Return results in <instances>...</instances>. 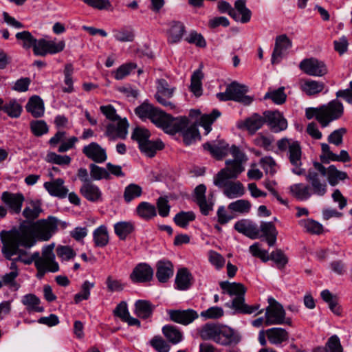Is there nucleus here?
Returning <instances> with one entry per match:
<instances>
[{
  "label": "nucleus",
  "instance_id": "obj_5",
  "mask_svg": "<svg viewBox=\"0 0 352 352\" xmlns=\"http://www.w3.org/2000/svg\"><path fill=\"white\" fill-rule=\"evenodd\" d=\"M230 153L234 160L226 161V167L221 169L214 178H217L219 185L224 184L223 179H236L244 171V164L247 162V156L236 146L230 148Z\"/></svg>",
  "mask_w": 352,
  "mask_h": 352
},
{
  "label": "nucleus",
  "instance_id": "obj_32",
  "mask_svg": "<svg viewBox=\"0 0 352 352\" xmlns=\"http://www.w3.org/2000/svg\"><path fill=\"white\" fill-rule=\"evenodd\" d=\"M266 336L272 344H280L288 340L289 333L283 328L273 327L266 330Z\"/></svg>",
  "mask_w": 352,
  "mask_h": 352
},
{
  "label": "nucleus",
  "instance_id": "obj_52",
  "mask_svg": "<svg viewBox=\"0 0 352 352\" xmlns=\"http://www.w3.org/2000/svg\"><path fill=\"white\" fill-rule=\"evenodd\" d=\"M251 203L246 199H239L231 202L228 205V209L232 212L241 214L248 213L251 209Z\"/></svg>",
  "mask_w": 352,
  "mask_h": 352
},
{
  "label": "nucleus",
  "instance_id": "obj_24",
  "mask_svg": "<svg viewBox=\"0 0 352 352\" xmlns=\"http://www.w3.org/2000/svg\"><path fill=\"white\" fill-rule=\"evenodd\" d=\"M234 229L252 239L259 237V228L255 223L248 219H241L236 221L234 224Z\"/></svg>",
  "mask_w": 352,
  "mask_h": 352
},
{
  "label": "nucleus",
  "instance_id": "obj_51",
  "mask_svg": "<svg viewBox=\"0 0 352 352\" xmlns=\"http://www.w3.org/2000/svg\"><path fill=\"white\" fill-rule=\"evenodd\" d=\"M321 298L324 301L328 303L329 309L337 316L341 314V309L339 306L336 296H334L328 289L322 291Z\"/></svg>",
  "mask_w": 352,
  "mask_h": 352
},
{
  "label": "nucleus",
  "instance_id": "obj_18",
  "mask_svg": "<svg viewBox=\"0 0 352 352\" xmlns=\"http://www.w3.org/2000/svg\"><path fill=\"white\" fill-rule=\"evenodd\" d=\"M153 277V268L145 263L138 264L130 275V278L133 283L149 282L152 280Z\"/></svg>",
  "mask_w": 352,
  "mask_h": 352
},
{
  "label": "nucleus",
  "instance_id": "obj_35",
  "mask_svg": "<svg viewBox=\"0 0 352 352\" xmlns=\"http://www.w3.org/2000/svg\"><path fill=\"white\" fill-rule=\"evenodd\" d=\"M289 190L293 196L300 201L307 200L312 196L309 184H295L289 187Z\"/></svg>",
  "mask_w": 352,
  "mask_h": 352
},
{
  "label": "nucleus",
  "instance_id": "obj_38",
  "mask_svg": "<svg viewBox=\"0 0 352 352\" xmlns=\"http://www.w3.org/2000/svg\"><path fill=\"white\" fill-rule=\"evenodd\" d=\"M220 324L206 323L199 329L200 337L204 340H212L215 342Z\"/></svg>",
  "mask_w": 352,
  "mask_h": 352
},
{
  "label": "nucleus",
  "instance_id": "obj_44",
  "mask_svg": "<svg viewBox=\"0 0 352 352\" xmlns=\"http://www.w3.org/2000/svg\"><path fill=\"white\" fill-rule=\"evenodd\" d=\"M43 211L41 204L38 201H32L25 206L22 212L23 216L28 221H33L38 217Z\"/></svg>",
  "mask_w": 352,
  "mask_h": 352
},
{
  "label": "nucleus",
  "instance_id": "obj_64",
  "mask_svg": "<svg viewBox=\"0 0 352 352\" xmlns=\"http://www.w3.org/2000/svg\"><path fill=\"white\" fill-rule=\"evenodd\" d=\"M260 164L267 175H273L276 172V164L272 157L266 156L261 158Z\"/></svg>",
  "mask_w": 352,
  "mask_h": 352
},
{
  "label": "nucleus",
  "instance_id": "obj_28",
  "mask_svg": "<svg viewBox=\"0 0 352 352\" xmlns=\"http://www.w3.org/2000/svg\"><path fill=\"white\" fill-rule=\"evenodd\" d=\"M203 147L204 150L209 151L212 156L217 160L225 157L228 151V144L223 140L206 142L203 145Z\"/></svg>",
  "mask_w": 352,
  "mask_h": 352
},
{
  "label": "nucleus",
  "instance_id": "obj_22",
  "mask_svg": "<svg viewBox=\"0 0 352 352\" xmlns=\"http://www.w3.org/2000/svg\"><path fill=\"white\" fill-rule=\"evenodd\" d=\"M82 153L96 163H103L107 159L105 149L96 142H91L82 148Z\"/></svg>",
  "mask_w": 352,
  "mask_h": 352
},
{
  "label": "nucleus",
  "instance_id": "obj_16",
  "mask_svg": "<svg viewBox=\"0 0 352 352\" xmlns=\"http://www.w3.org/2000/svg\"><path fill=\"white\" fill-rule=\"evenodd\" d=\"M240 341L239 335L232 328L220 324L215 342L221 346H231L238 344Z\"/></svg>",
  "mask_w": 352,
  "mask_h": 352
},
{
  "label": "nucleus",
  "instance_id": "obj_9",
  "mask_svg": "<svg viewBox=\"0 0 352 352\" xmlns=\"http://www.w3.org/2000/svg\"><path fill=\"white\" fill-rule=\"evenodd\" d=\"M58 220L54 217H49L47 219H41L34 223L33 231L39 239L49 240L56 232Z\"/></svg>",
  "mask_w": 352,
  "mask_h": 352
},
{
  "label": "nucleus",
  "instance_id": "obj_54",
  "mask_svg": "<svg viewBox=\"0 0 352 352\" xmlns=\"http://www.w3.org/2000/svg\"><path fill=\"white\" fill-rule=\"evenodd\" d=\"M221 113L214 109L210 114H204L201 117L200 125L205 129L206 134H208L211 131V124L219 118Z\"/></svg>",
  "mask_w": 352,
  "mask_h": 352
},
{
  "label": "nucleus",
  "instance_id": "obj_34",
  "mask_svg": "<svg viewBox=\"0 0 352 352\" xmlns=\"http://www.w3.org/2000/svg\"><path fill=\"white\" fill-rule=\"evenodd\" d=\"M137 214L142 219L148 221L157 216L155 206L147 201L140 202L136 208Z\"/></svg>",
  "mask_w": 352,
  "mask_h": 352
},
{
  "label": "nucleus",
  "instance_id": "obj_11",
  "mask_svg": "<svg viewBox=\"0 0 352 352\" xmlns=\"http://www.w3.org/2000/svg\"><path fill=\"white\" fill-rule=\"evenodd\" d=\"M300 69L306 74L313 76H323L328 73L326 64L316 58H305L299 64Z\"/></svg>",
  "mask_w": 352,
  "mask_h": 352
},
{
  "label": "nucleus",
  "instance_id": "obj_1",
  "mask_svg": "<svg viewBox=\"0 0 352 352\" xmlns=\"http://www.w3.org/2000/svg\"><path fill=\"white\" fill-rule=\"evenodd\" d=\"M0 239L2 243L1 252L6 259H11L12 256H17L16 260L26 265L35 263L38 260H43L40 258L38 252L29 255L26 250L21 248H30L35 243L32 234L27 228L2 230L0 232Z\"/></svg>",
  "mask_w": 352,
  "mask_h": 352
},
{
  "label": "nucleus",
  "instance_id": "obj_8",
  "mask_svg": "<svg viewBox=\"0 0 352 352\" xmlns=\"http://www.w3.org/2000/svg\"><path fill=\"white\" fill-rule=\"evenodd\" d=\"M320 107L322 111L318 116V122L322 127L327 126L331 121L338 119L343 114V105L338 100H333Z\"/></svg>",
  "mask_w": 352,
  "mask_h": 352
},
{
  "label": "nucleus",
  "instance_id": "obj_53",
  "mask_svg": "<svg viewBox=\"0 0 352 352\" xmlns=\"http://www.w3.org/2000/svg\"><path fill=\"white\" fill-rule=\"evenodd\" d=\"M299 225L307 232L315 234H320L323 230L322 226L320 223L311 219H301L299 221Z\"/></svg>",
  "mask_w": 352,
  "mask_h": 352
},
{
  "label": "nucleus",
  "instance_id": "obj_57",
  "mask_svg": "<svg viewBox=\"0 0 352 352\" xmlns=\"http://www.w3.org/2000/svg\"><path fill=\"white\" fill-rule=\"evenodd\" d=\"M113 36L120 42H132L135 38V34L132 29L122 28L113 30Z\"/></svg>",
  "mask_w": 352,
  "mask_h": 352
},
{
  "label": "nucleus",
  "instance_id": "obj_45",
  "mask_svg": "<svg viewBox=\"0 0 352 352\" xmlns=\"http://www.w3.org/2000/svg\"><path fill=\"white\" fill-rule=\"evenodd\" d=\"M162 333L166 339L172 344H177L183 339L182 333L173 325H165L162 327Z\"/></svg>",
  "mask_w": 352,
  "mask_h": 352
},
{
  "label": "nucleus",
  "instance_id": "obj_40",
  "mask_svg": "<svg viewBox=\"0 0 352 352\" xmlns=\"http://www.w3.org/2000/svg\"><path fill=\"white\" fill-rule=\"evenodd\" d=\"M261 231L266 238V241L270 246H273L276 243L278 232L272 222H261L259 232Z\"/></svg>",
  "mask_w": 352,
  "mask_h": 352
},
{
  "label": "nucleus",
  "instance_id": "obj_17",
  "mask_svg": "<svg viewBox=\"0 0 352 352\" xmlns=\"http://www.w3.org/2000/svg\"><path fill=\"white\" fill-rule=\"evenodd\" d=\"M292 45V41L286 34L276 36L274 48L272 54V63L274 65L280 63L286 51L291 48Z\"/></svg>",
  "mask_w": 352,
  "mask_h": 352
},
{
  "label": "nucleus",
  "instance_id": "obj_13",
  "mask_svg": "<svg viewBox=\"0 0 352 352\" xmlns=\"http://www.w3.org/2000/svg\"><path fill=\"white\" fill-rule=\"evenodd\" d=\"M314 166L322 177H327L328 182L332 186L337 185L339 181L347 178L346 173L338 170L334 165H331L327 168L322 164L314 162Z\"/></svg>",
  "mask_w": 352,
  "mask_h": 352
},
{
  "label": "nucleus",
  "instance_id": "obj_31",
  "mask_svg": "<svg viewBox=\"0 0 352 352\" xmlns=\"http://www.w3.org/2000/svg\"><path fill=\"white\" fill-rule=\"evenodd\" d=\"M26 111L34 118L42 117L44 114L45 107L43 100L38 96H32L26 106Z\"/></svg>",
  "mask_w": 352,
  "mask_h": 352
},
{
  "label": "nucleus",
  "instance_id": "obj_46",
  "mask_svg": "<svg viewBox=\"0 0 352 352\" xmlns=\"http://www.w3.org/2000/svg\"><path fill=\"white\" fill-rule=\"evenodd\" d=\"M93 238L95 245L97 247H104L109 243V233L105 226H100L94 230Z\"/></svg>",
  "mask_w": 352,
  "mask_h": 352
},
{
  "label": "nucleus",
  "instance_id": "obj_47",
  "mask_svg": "<svg viewBox=\"0 0 352 352\" xmlns=\"http://www.w3.org/2000/svg\"><path fill=\"white\" fill-rule=\"evenodd\" d=\"M142 194V188L140 186L135 184H130L125 187L123 197L124 201L129 204L133 199L140 197Z\"/></svg>",
  "mask_w": 352,
  "mask_h": 352
},
{
  "label": "nucleus",
  "instance_id": "obj_23",
  "mask_svg": "<svg viewBox=\"0 0 352 352\" xmlns=\"http://www.w3.org/2000/svg\"><path fill=\"white\" fill-rule=\"evenodd\" d=\"M116 124H109L107 126L105 135L111 140H115L117 138H125L127 134L128 123L126 119L117 120Z\"/></svg>",
  "mask_w": 352,
  "mask_h": 352
},
{
  "label": "nucleus",
  "instance_id": "obj_42",
  "mask_svg": "<svg viewBox=\"0 0 352 352\" xmlns=\"http://www.w3.org/2000/svg\"><path fill=\"white\" fill-rule=\"evenodd\" d=\"M265 122V117L258 113H254L248 118L243 123V126L251 133H254Z\"/></svg>",
  "mask_w": 352,
  "mask_h": 352
},
{
  "label": "nucleus",
  "instance_id": "obj_21",
  "mask_svg": "<svg viewBox=\"0 0 352 352\" xmlns=\"http://www.w3.org/2000/svg\"><path fill=\"white\" fill-rule=\"evenodd\" d=\"M168 313L172 321L184 325L190 324L199 317L197 311L193 309L169 310Z\"/></svg>",
  "mask_w": 352,
  "mask_h": 352
},
{
  "label": "nucleus",
  "instance_id": "obj_2",
  "mask_svg": "<svg viewBox=\"0 0 352 352\" xmlns=\"http://www.w3.org/2000/svg\"><path fill=\"white\" fill-rule=\"evenodd\" d=\"M277 146L280 151L287 149V157L292 166V172L296 175L305 176L312 195L324 197L327 192V182L324 179V177H322L316 169L310 168L306 173V170L302 167V151L299 142L287 138H282L278 141Z\"/></svg>",
  "mask_w": 352,
  "mask_h": 352
},
{
  "label": "nucleus",
  "instance_id": "obj_37",
  "mask_svg": "<svg viewBox=\"0 0 352 352\" xmlns=\"http://www.w3.org/2000/svg\"><path fill=\"white\" fill-rule=\"evenodd\" d=\"M300 87L306 94L312 96L321 92L324 87V84L314 80H302L300 82Z\"/></svg>",
  "mask_w": 352,
  "mask_h": 352
},
{
  "label": "nucleus",
  "instance_id": "obj_15",
  "mask_svg": "<svg viewBox=\"0 0 352 352\" xmlns=\"http://www.w3.org/2000/svg\"><path fill=\"white\" fill-rule=\"evenodd\" d=\"M231 179H223L224 184H218L217 178H214V184L219 188H223V194L229 199L243 196L245 190L243 185L239 181L231 182Z\"/></svg>",
  "mask_w": 352,
  "mask_h": 352
},
{
  "label": "nucleus",
  "instance_id": "obj_29",
  "mask_svg": "<svg viewBox=\"0 0 352 352\" xmlns=\"http://www.w3.org/2000/svg\"><path fill=\"white\" fill-rule=\"evenodd\" d=\"M169 29L167 31V41L174 44L181 41L186 32L184 25L180 21H173L169 23Z\"/></svg>",
  "mask_w": 352,
  "mask_h": 352
},
{
  "label": "nucleus",
  "instance_id": "obj_58",
  "mask_svg": "<svg viewBox=\"0 0 352 352\" xmlns=\"http://www.w3.org/2000/svg\"><path fill=\"white\" fill-rule=\"evenodd\" d=\"M265 99H271L274 103L281 104L286 100L287 96L284 92V87L267 92L264 96Z\"/></svg>",
  "mask_w": 352,
  "mask_h": 352
},
{
  "label": "nucleus",
  "instance_id": "obj_14",
  "mask_svg": "<svg viewBox=\"0 0 352 352\" xmlns=\"http://www.w3.org/2000/svg\"><path fill=\"white\" fill-rule=\"evenodd\" d=\"M1 200L8 207L11 214H19L21 211L25 197L22 193H13L5 191L1 195Z\"/></svg>",
  "mask_w": 352,
  "mask_h": 352
},
{
  "label": "nucleus",
  "instance_id": "obj_4",
  "mask_svg": "<svg viewBox=\"0 0 352 352\" xmlns=\"http://www.w3.org/2000/svg\"><path fill=\"white\" fill-rule=\"evenodd\" d=\"M219 285L223 293H227L231 296H235L232 301L230 307L234 309L236 313L252 314L256 313L259 309V305H248L245 302L246 289L243 284L235 282L222 281L219 283Z\"/></svg>",
  "mask_w": 352,
  "mask_h": 352
},
{
  "label": "nucleus",
  "instance_id": "obj_36",
  "mask_svg": "<svg viewBox=\"0 0 352 352\" xmlns=\"http://www.w3.org/2000/svg\"><path fill=\"white\" fill-rule=\"evenodd\" d=\"M163 148L164 144L160 140L155 141L148 140L144 143H140V146H139L141 152L149 157H154L157 151L162 150Z\"/></svg>",
  "mask_w": 352,
  "mask_h": 352
},
{
  "label": "nucleus",
  "instance_id": "obj_20",
  "mask_svg": "<svg viewBox=\"0 0 352 352\" xmlns=\"http://www.w3.org/2000/svg\"><path fill=\"white\" fill-rule=\"evenodd\" d=\"M176 119H185V126L174 133H168L169 134L173 135L177 132H182L186 145H190L201 138L197 124H192L189 125L188 119L186 117H179Z\"/></svg>",
  "mask_w": 352,
  "mask_h": 352
},
{
  "label": "nucleus",
  "instance_id": "obj_27",
  "mask_svg": "<svg viewBox=\"0 0 352 352\" xmlns=\"http://www.w3.org/2000/svg\"><path fill=\"white\" fill-rule=\"evenodd\" d=\"M81 195L91 202H100L102 201V192L100 188L93 184H82L80 188Z\"/></svg>",
  "mask_w": 352,
  "mask_h": 352
},
{
  "label": "nucleus",
  "instance_id": "obj_25",
  "mask_svg": "<svg viewBox=\"0 0 352 352\" xmlns=\"http://www.w3.org/2000/svg\"><path fill=\"white\" fill-rule=\"evenodd\" d=\"M206 187L204 184L197 186L195 189V201L204 215H208L213 208V203L206 199Z\"/></svg>",
  "mask_w": 352,
  "mask_h": 352
},
{
  "label": "nucleus",
  "instance_id": "obj_61",
  "mask_svg": "<svg viewBox=\"0 0 352 352\" xmlns=\"http://www.w3.org/2000/svg\"><path fill=\"white\" fill-rule=\"evenodd\" d=\"M136 67V64L133 63L123 64L117 69L114 74V77L116 80H122L135 70Z\"/></svg>",
  "mask_w": 352,
  "mask_h": 352
},
{
  "label": "nucleus",
  "instance_id": "obj_59",
  "mask_svg": "<svg viewBox=\"0 0 352 352\" xmlns=\"http://www.w3.org/2000/svg\"><path fill=\"white\" fill-rule=\"evenodd\" d=\"M90 176L93 180H100L102 179H109V173L104 168L100 167L95 164L89 165Z\"/></svg>",
  "mask_w": 352,
  "mask_h": 352
},
{
  "label": "nucleus",
  "instance_id": "obj_48",
  "mask_svg": "<svg viewBox=\"0 0 352 352\" xmlns=\"http://www.w3.org/2000/svg\"><path fill=\"white\" fill-rule=\"evenodd\" d=\"M1 110L10 117L16 118L21 116L22 107L16 100L12 99L1 105Z\"/></svg>",
  "mask_w": 352,
  "mask_h": 352
},
{
  "label": "nucleus",
  "instance_id": "obj_49",
  "mask_svg": "<svg viewBox=\"0 0 352 352\" xmlns=\"http://www.w3.org/2000/svg\"><path fill=\"white\" fill-rule=\"evenodd\" d=\"M195 219V214L192 211H181L175 214L173 221L175 224L181 228H186L190 222Z\"/></svg>",
  "mask_w": 352,
  "mask_h": 352
},
{
  "label": "nucleus",
  "instance_id": "obj_7",
  "mask_svg": "<svg viewBox=\"0 0 352 352\" xmlns=\"http://www.w3.org/2000/svg\"><path fill=\"white\" fill-rule=\"evenodd\" d=\"M247 92L246 86L233 82L227 86L224 92L217 94V97L222 101L234 100L248 105L253 101V98L246 96Z\"/></svg>",
  "mask_w": 352,
  "mask_h": 352
},
{
  "label": "nucleus",
  "instance_id": "obj_12",
  "mask_svg": "<svg viewBox=\"0 0 352 352\" xmlns=\"http://www.w3.org/2000/svg\"><path fill=\"white\" fill-rule=\"evenodd\" d=\"M65 46V43L63 41L56 42L52 40L39 39L36 45L34 46V54L45 56L47 54H56L62 52Z\"/></svg>",
  "mask_w": 352,
  "mask_h": 352
},
{
  "label": "nucleus",
  "instance_id": "obj_50",
  "mask_svg": "<svg viewBox=\"0 0 352 352\" xmlns=\"http://www.w3.org/2000/svg\"><path fill=\"white\" fill-rule=\"evenodd\" d=\"M16 38L21 42L23 48L30 49L32 47L34 52V46L36 45L38 40L30 32L23 31L18 32L16 34Z\"/></svg>",
  "mask_w": 352,
  "mask_h": 352
},
{
  "label": "nucleus",
  "instance_id": "obj_3",
  "mask_svg": "<svg viewBox=\"0 0 352 352\" xmlns=\"http://www.w3.org/2000/svg\"><path fill=\"white\" fill-rule=\"evenodd\" d=\"M135 113L142 120L149 119L166 133H174L185 126V119H174L169 114L145 101L135 109Z\"/></svg>",
  "mask_w": 352,
  "mask_h": 352
},
{
  "label": "nucleus",
  "instance_id": "obj_26",
  "mask_svg": "<svg viewBox=\"0 0 352 352\" xmlns=\"http://www.w3.org/2000/svg\"><path fill=\"white\" fill-rule=\"evenodd\" d=\"M64 183L63 179L58 178L52 182H45L44 188L50 195L63 199L66 197L69 192L68 188L64 186Z\"/></svg>",
  "mask_w": 352,
  "mask_h": 352
},
{
  "label": "nucleus",
  "instance_id": "obj_56",
  "mask_svg": "<svg viewBox=\"0 0 352 352\" xmlns=\"http://www.w3.org/2000/svg\"><path fill=\"white\" fill-rule=\"evenodd\" d=\"M94 283L85 280L81 286L80 292L74 296L75 303L78 304L82 300H87L90 296V290L94 287Z\"/></svg>",
  "mask_w": 352,
  "mask_h": 352
},
{
  "label": "nucleus",
  "instance_id": "obj_60",
  "mask_svg": "<svg viewBox=\"0 0 352 352\" xmlns=\"http://www.w3.org/2000/svg\"><path fill=\"white\" fill-rule=\"evenodd\" d=\"M203 74L200 70L194 72L191 77L190 89L196 96H199L201 94V80Z\"/></svg>",
  "mask_w": 352,
  "mask_h": 352
},
{
  "label": "nucleus",
  "instance_id": "obj_55",
  "mask_svg": "<svg viewBox=\"0 0 352 352\" xmlns=\"http://www.w3.org/2000/svg\"><path fill=\"white\" fill-rule=\"evenodd\" d=\"M234 7L239 14L241 15L240 22L246 23L250 21L252 16L251 10L245 6V0H237L235 1Z\"/></svg>",
  "mask_w": 352,
  "mask_h": 352
},
{
  "label": "nucleus",
  "instance_id": "obj_63",
  "mask_svg": "<svg viewBox=\"0 0 352 352\" xmlns=\"http://www.w3.org/2000/svg\"><path fill=\"white\" fill-rule=\"evenodd\" d=\"M150 344L157 352H168L170 351V345L160 336H154L150 340Z\"/></svg>",
  "mask_w": 352,
  "mask_h": 352
},
{
  "label": "nucleus",
  "instance_id": "obj_10",
  "mask_svg": "<svg viewBox=\"0 0 352 352\" xmlns=\"http://www.w3.org/2000/svg\"><path fill=\"white\" fill-rule=\"evenodd\" d=\"M175 87H171L164 79H159L157 81V91L155 94L156 100L164 107L173 109L175 105L170 100L173 96Z\"/></svg>",
  "mask_w": 352,
  "mask_h": 352
},
{
  "label": "nucleus",
  "instance_id": "obj_39",
  "mask_svg": "<svg viewBox=\"0 0 352 352\" xmlns=\"http://www.w3.org/2000/svg\"><path fill=\"white\" fill-rule=\"evenodd\" d=\"M155 306L149 301L138 300L135 303V314L143 319L149 318L153 313Z\"/></svg>",
  "mask_w": 352,
  "mask_h": 352
},
{
  "label": "nucleus",
  "instance_id": "obj_6",
  "mask_svg": "<svg viewBox=\"0 0 352 352\" xmlns=\"http://www.w3.org/2000/svg\"><path fill=\"white\" fill-rule=\"evenodd\" d=\"M268 307L265 309V325H277L287 324L292 325V320L285 318V311L283 305L276 301L273 297H268Z\"/></svg>",
  "mask_w": 352,
  "mask_h": 352
},
{
  "label": "nucleus",
  "instance_id": "obj_43",
  "mask_svg": "<svg viewBox=\"0 0 352 352\" xmlns=\"http://www.w3.org/2000/svg\"><path fill=\"white\" fill-rule=\"evenodd\" d=\"M134 229V223L131 221H120L114 225V232L120 240L126 239Z\"/></svg>",
  "mask_w": 352,
  "mask_h": 352
},
{
  "label": "nucleus",
  "instance_id": "obj_19",
  "mask_svg": "<svg viewBox=\"0 0 352 352\" xmlns=\"http://www.w3.org/2000/svg\"><path fill=\"white\" fill-rule=\"evenodd\" d=\"M263 114L265 122L274 132L278 133L287 129V122L279 111H266Z\"/></svg>",
  "mask_w": 352,
  "mask_h": 352
},
{
  "label": "nucleus",
  "instance_id": "obj_41",
  "mask_svg": "<svg viewBox=\"0 0 352 352\" xmlns=\"http://www.w3.org/2000/svg\"><path fill=\"white\" fill-rule=\"evenodd\" d=\"M21 302L25 306L28 312H43L44 308L39 306L40 299L32 294H26L23 296Z\"/></svg>",
  "mask_w": 352,
  "mask_h": 352
},
{
  "label": "nucleus",
  "instance_id": "obj_62",
  "mask_svg": "<svg viewBox=\"0 0 352 352\" xmlns=\"http://www.w3.org/2000/svg\"><path fill=\"white\" fill-rule=\"evenodd\" d=\"M224 314L223 309L220 307H211L206 310L202 311L200 316L204 318V320L209 319H219Z\"/></svg>",
  "mask_w": 352,
  "mask_h": 352
},
{
  "label": "nucleus",
  "instance_id": "obj_33",
  "mask_svg": "<svg viewBox=\"0 0 352 352\" xmlns=\"http://www.w3.org/2000/svg\"><path fill=\"white\" fill-rule=\"evenodd\" d=\"M191 280L192 274L186 268L179 269L175 277L176 288L179 290L188 289L192 284Z\"/></svg>",
  "mask_w": 352,
  "mask_h": 352
},
{
  "label": "nucleus",
  "instance_id": "obj_30",
  "mask_svg": "<svg viewBox=\"0 0 352 352\" xmlns=\"http://www.w3.org/2000/svg\"><path fill=\"white\" fill-rule=\"evenodd\" d=\"M156 277L160 283H166L173 275V265L168 260L159 261L156 264Z\"/></svg>",
  "mask_w": 352,
  "mask_h": 352
}]
</instances>
